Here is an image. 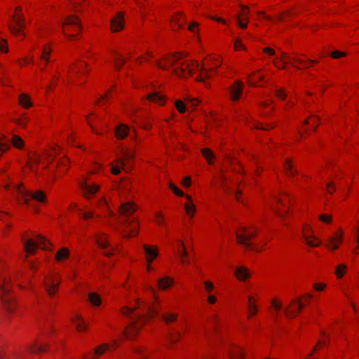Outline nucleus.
<instances>
[{
    "label": "nucleus",
    "mask_w": 359,
    "mask_h": 359,
    "mask_svg": "<svg viewBox=\"0 0 359 359\" xmlns=\"http://www.w3.org/2000/svg\"><path fill=\"white\" fill-rule=\"evenodd\" d=\"M186 56L182 53H177L170 56H166L163 58L166 64H162L158 61L156 62V66L162 69H167L168 67H172V72L178 76H185L186 74H192L194 69H200L201 73L199 74L198 81L205 82L206 79L210 78V72L215 69L218 68L221 65V61L215 59L214 62L215 67L206 69L204 67H200L197 62H193L191 64L187 62H182L181 59Z\"/></svg>",
    "instance_id": "nucleus-1"
},
{
    "label": "nucleus",
    "mask_w": 359,
    "mask_h": 359,
    "mask_svg": "<svg viewBox=\"0 0 359 359\" xmlns=\"http://www.w3.org/2000/svg\"><path fill=\"white\" fill-rule=\"evenodd\" d=\"M135 204L131 202L123 203L119 208L121 218L118 222L122 229V235L123 238H129L136 236L138 233V222L136 217H133V214L135 212Z\"/></svg>",
    "instance_id": "nucleus-2"
},
{
    "label": "nucleus",
    "mask_w": 359,
    "mask_h": 359,
    "mask_svg": "<svg viewBox=\"0 0 359 359\" xmlns=\"http://www.w3.org/2000/svg\"><path fill=\"white\" fill-rule=\"evenodd\" d=\"M137 308H141L140 302L137 304L135 308L126 306L121 309V313L131 320L130 326L125 331V334L127 338L135 336L139 330L138 323L147 320V316L152 315L153 312L156 311L155 307L148 306L147 311L142 309L141 313H135V310Z\"/></svg>",
    "instance_id": "nucleus-3"
},
{
    "label": "nucleus",
    "mask_w": 359,
    "mask_h": 359,
    "mask_svg": "<svg viewBox=\"0 0 359 359\" xmlns=\"http://www.w3.org/2000/svg\"><path fill=\"white\" fill-rule=\"evenodd\" d=\"M4 188L13 194L21 196L24 203L28 205H30L31 200L43 203L46 198L44 191L41 190H37L35 192L28 191L22 184H6Z\"/></svg>",
    "instance_id": "nucleus-4"
},
{
    "label": "nucleus",
    "mask_w": 359,
    "mask_h": 359,
    "mask_svg": "<svg viewBox=\"0 0 359 359\" xmlns=\"http://www.w3.org/2000/svg\"><path fill=\"white\" fill-rule=\"evenodd\" d=\"M9 282V278L0 273V297L4 309L8 312H13L15 310V305L13 298L11 294Z\"/></svg>",
    "instance_id": "nucleus-5"
},
{
    "label": "nucleus",
    "mask_w": 359,
    "mask_h": 359,
    "mask_svg": "<svg viewBox=\"0 0 359 359\" xmlns=\"http://www.w3.org/2000/svg\"><path fill=\"white\" fill-rule=\"evenodd\" d=\"M22 241L25 245V250L28 254H34L36 248H41L44 250L48 249L49 241L41 235L36 236V240L27 239Z\"/></svg>",
    "instance_id": "nucleus-6"
},
{
    "label": "nucleus",
    "mask_w": 359,
    "mask_h": 359,
    "mask_svg": "<svg viewBox=\"0 0 359 359\" xmlns=\"http://www.w3.org/2000/svg\"><path fill=\"white\" fill-rule=\"evenodd\" d=\"M247 231L248 228L243 226L240 229L239 231L236 233L237 242L248 249L256 250L252 247L250 239L257 235V231L248 233Z\"/></svg>",
    "instance_id": "nucleus-7"
},
{
    "label": "nucleus",
    "mask_w": 359,
    "mask_h": 359,
    "mask_svg": "<svg viewBox=\"0 0 359 359\" xmlns=\"http://www.w3.org/2000/svg\"><path fill=\"white\" fill-rule=\"evenodd\" d=\"M60 280L55 276L47 277L43 282L44 287L50 297H53L57 291Z\"/></svg>",
    "instance_id": "nucleus-8"
},
{
    "label": "nucleus",
    "mask_w": 359,
    "mask_h": 359,
    "mask_svg": "<svg viewBox=\"0 0 359 359\" xmlns=\"http://www.w3.org/2000/svg\"><path fill=\"white\" fill-rule=\"evenodd\" d=\"M80 187L86 198H90V196L94 195L100 189L97 184L88 182L87 180L81 182Z\"/></svg>",
    "instance_id": "nucleus-9"
},
{
    "label": "nucleus",
    "mask_w": 359,
    "mask_h": 359,
    "mask_svg": "<svg viewBox=\"0 0 359 359\" xmlns=\"http://www.w3.org/2000/svg\"><path fill=\"white\" fill-rule=\"evenodd\" d=\"M13 19L14 25H9L10 31L12 34L16 36L20 35L21 34L22 29L24 27L25 19L17 13L13 16Z\"/></svg>",
    "instance_id": "nucleus-10"
},
{
    "label": "nucleus",
    "mask_w": 359,
    "mask_h": 359,
    "mask_svg": "<svg viewBox=\"0 0 359 359\" xmlns=\"http://www.w3.org/2000/svg\"><path fill=\"white\" fill-rule=\"evenodd\" d=\"M243 83L240 81H236L233 85L229 88L230 96L232 100L237 101L240 99L243 93Z\"/></svg>",
    "instance_id": "nucleus-11"
},
{
    "label": "nucleus",
    "mask_w": 359,
    "mask_h": 359,
    "mask_svg": "<svg viewBox=\"0 0 359 359\" xmlns=\"http://www.w3.org/2000/svg\"><path fill=\"white\" fill-rule=\"evenodd\" d=\"M123 14L119 12L111 20V28L113 32H119L123 28Z\"/></svg>",
    "instance_id": "nucleus-12"
},
{
    "label": "nucleus",
    "mask_w": 359,
    "mask_h": 359,
    "mask_svg": "<svg viewBox=\"0 0 359 359\" xmlns=\"http://www.w3.org/2000/svg\"><path fill=\"white\" fill-rule=\"evenodd\" d=\"M303 238L306 243L311 247H316L320 244V242L318 241V239L313 236L312 231L309 228L304 229Z\"/></svg>",
    "instance_id": "nucleus-13"
},
{
    "label": "nucleus",
    "mask_w": 359,
    "mask_h": 359,
    "mask_svg": "<svg viewBox=\"0 0 359 359\" xmlns=\"http://www.w3.org/2000/svg\"><path fill=\"white\" fill-rule=\"evenodd\" d=\"M143 248L145 251V253L147 255V263H148V270L151 269V264L154 259L158 257V250L156 248L153 249L150 246L144 245Z\"/></svg>",
    "instance_id": "nucleus-14"
},
{
    "label": "nucleus",
    "mask_w": 359,
    "mask_h": 359,
    "mask_svg": "<svg viewBox=\"0 0 359 359\" xmlns=\"http://www.w3.org/2000/svg\"><path fill=\"white\" fill-rule=\"evenodd\" d=\"M48 346L47 344H40L37 341H35L32 345L28 346L26 348L32 353H43L48 350Z\"/></svg>",
    "instance_id": "nucleus-15"
},
{
    "label": "nucleus",
    "mask_w": 359,
    "mask_h": 359,
    "mask_svg": "<svg viewBox=\"0 0 359 359\" xmlns=\"http://www.w3.org/2000/svg\"><path fill=\"white\" fill-rule=\"evenodd\" d=\"M293 303L297 304L295 309H292L290 311H289L287 309L285 310V313L287 318H294L302 311L304 306L299 299L293 301Z\"/></svg>",
    "instance_id": "nucleus-16"
},
{
    "label": "nucleus",
    "mask_w": 359,
    "mask_h": 359,
    "mask_svg": "<svg viewBox=\"0 0 359 359\" xmlns=\"http://www.w3.org/2000/svg\"><path fill=\"white\" fill-rule=\"evenodd\" d=\"M343 240L342 233L339 232L336 233L335 236H331L329 238L330 243L327 244V247L331 248L332 250H337L338 248V244L341 243Z\"/></svg>",
    "instance_id": "nucleus-17"
},
{
    "label": "nucleus",
    "mask_w": 359,
    "mask_h": 359,
    "mask_svg": "<svg viewBox=\"0 0 359 359\" xmlns=\"http://www.w3.org/2000/svg\"><path fill=\"white\" fill-rule=\"evenodd\" d=\"M129 127L126 124H120L116 128V136L118 139H124L128 136L129 133Z\"/></svg>",
    "instance_id": "nucleus-18"
},
{
    "label": "nucleus",
    "mask_w": 359,
    "mask_h": 359,
    "mask_svg": "<svg viewBox=\"0 0 359 359\" xmlns=\"http://www.w3.org/2000/svg\"><path fill=\"white\" fill-rule=\"evenodd\" d=\"M174 283V280L170 277H164L158 279V285L160 289L166 290L170 287Z\"/></svg>",
    "instance_id": "nucleus-19"
},
{
    "label": "nucleus",
    "mask_w": 359,
    "mask_h": 359,
    "mask_svg": "<svg viewBox=\"0 0 359 359\" xmlns=\"http://www.w3.org/2000/svg\"><path fill=\"white\" fill-rule=\"evenodd\" d=\"M229 355L231 359H243V352L239 347L233 346L229 350Z\"/></svg>",
    "instance_id": "nucleus-20"
},
{
    "label": "nucleus",
    "mask_w": 359,
    "mask_h": 359,
    "mask_svg": "<svg viewBox=\"0 0 359 359\" xmlns=\"http://www.w3.org/2000/svg\"><path fill=\"white\" fill-rule=\"evenodd\" d=\"M235 274L237 278L240 280H245L250 276L248 269L244 266L237 268L235 271Z\"/></svg>",
    "instance_id": "nucleus-21"
},
{
    "label": "nucleus",
    "mask_w": 359,
    "mask_h": 359,
    "mask_svg": "<svg viewBox=\"0 0 359 359\" xmlns=\"http://www.w3.org/2000/svg\"><path fill=\"white\" fill-rule=\"evenodd\" d=\"M10 148V144L4 135L0 134V157Z\"/></svg>",
    "instance_id": "nucleus-22"
},
{
    "label": "nucleus",
    "mask_w": 359,
    "mask_h": 359,
    "mask_svg": "<svg viewBox=\"0 0 359 359\" xmlns=\"http://www.w3.org/2000/svg\"><path fill=\"white\" fill-rule=\"evenodd\" d=\"M148 100L155 102L161 105L163 104L165 102L164 97L157 92L149 94L148 95Z\"/></svg>",
    "instance_id": "nucleus-23"
},
{
    "label": "nucleus",
    "mask_w": 359,
    "mask_h": 359,
    "mask_svg": "<svg viewBox=\"0 0 359 359\" xmlns=\"http://www.w3.org/2000/svg\"><path fill=\"white\" fill-rule=\"evenodd\" d=\"M69 255V251L66 248H61L55 255V259L57 262L67 259Z\"/></svg>",
    "instance_id": "nucleus-24"
},
{
    "label": "nucleus",
    "mask_w": 359,
    "mask_h": 359,
    "mask_svg": "<svg viewBox=\"0 0 359 359\" xmlns=\"http://www.w3.org/2000/svg\"><path fill=\"white\" fill-rule=\"evenodd\" d=\"M19 102L25 108H29L32 105V102L27 94H21L20 95Z\"/></svg>",
    "instance_id": "nucleus-25"
},
{
    "label": "nucleus",
    "mask_w": 359,
    "mask_h": 359,
    "mask_svg": "<svg viewBox=\"0 0 359 359\" xmlns=\"http://www.w3.org/2000/svg\"><path fill=\"white\" fill-rule=\"evenodd\" d=\"M162 319L165 321L166 324H170L172 322H175L177 318V315L172 313H163L161 315Z\"/></svg>",
    "instance_id": "nucleus-26"
},
{
    "label": "nucleus",
    "mask_w": 359,
    "mask_h": 359,
    "mask_svg": "<svg viewBox=\"0 0 359 359\" xmlns=\"http://www.w3.org/2000/svg\"><path fill=\"white\" fill-rule=\"evenodd\" d=\"M11 142L13 145L17 149H22L24 147L23 140L17 135H13Z\"/></svg>",
    "instance_id": "nucleus-27"
},
{
    "label": "nucleus",
    "mask_w": 359,
    "mask_h": 359,
    "mask_svg": "<svg viewBox=\"0 0 359 359\" xmlns=\"http://www.w3.org/2000/svg\"><path fill=\"white\" fill-rule=\"evenodd\" d=\"M90 302L95 306H98L101 304V298L97 293L91 292L88 295Z\"/></svg>",
    "instance_id": "nucleus-28"
},
{
    "label": "nucleus",
    "mask_w": 359,
    "mask_h": 359,
    "mask_svg": "<svg viewBox=\"0 0 359 359\" xmlns=\"http://www.w3.org/2000/svg\"><path fill=\"white\" fill-rule=\"evenodd\" d=\"M67 25H72L80 27V22L77 17L74 15L69 16L65 20V22L63 23V26Z\"/></svg>",
    "instance_id": "nucleus-29"
},
{
    "label": "nucleus",
    "mask_w": 359,
    "mask_h": 359,
    "mask_svg": "<svg viewBox=\"0 0 359 359\" xmlns=\"http://www.w3.org/2000/svg\"><path fill=\"white\" fill-rule=\"evenodd\" d=\"M202 154L203 156L205 158L208 163L212 164L213 161L212 160L215 158V154L213 152L208 148H205L202 149Z\"/></svg>",
    "instance_id": "nucleus-30"
},
{
    "label": "nucleus",
    "mask_w": 359,
    "mask_h": 359,
    "mask_svg": "<svg viewBox=\"0 0 359 359\" xmlns=\"http://www.w3.org/2000/svg\"><path fill=\"white\" fill-rule=\"evenodd\" d=\"M41 161V158L38 154H34L33 156H29V161H28V165L30 167V169L32 171H34V165L39 164Z\"/></svg>",
    "instance_id": "nucleus-31"
},
{
    "label": "nucleus",
    "mask_w": 359,
    "mask_h": 359,
    "mask_svg": "<svg viewBox=\"0 0 359 359\" xmlns=\"http://www.w3.org/2000/svg\"><path fill=\"white\" fill-rule=\"evenodd\" d=\"M76 320H74L76 325V330L79 332L85 330L88 327V325L84 323L79 316H76Z\"/></svg>",
    "instance_id": "nucleus-32"
},
{
    "label": "nucleus",
    "mask_w": 359,
    "mask_h": 359,
    "mask_svg": "<svg viewBox=\"0 0 359 359\" xmlns=\"http://www.w3.org/2000/svg\"><path fill=\"white\" fill-rule=\"evenodd\" d=\"M178 243L180 245V248L177 249V253L181 257V259L183 258L188 257V252L187 250L185 249L184 244L182 241H178Z\"/></svg>",
    "instance_id": "nucleus-33"
},
{
    "label": "nucleus",
    "mask_w": 359,
    "mask_h": 359,
    "mask_svg": "<svg viewBox=\"0 0 359 359\" xmlns=\"http://www.w3.org/2000/svg\"><path fill=\"white\" fill-rule=\"evenodd\" d=\"M285 170L286 173L288 175H291L292 176V175H295L297 173V170H295L292 168V163H291L290 159H287L286 161H285Z\"/></svg>",
    "instance_id": "nucleus-34"
},
{
    "label": "nucleus",
    "mask_w": 359,
    "mask_h": 359,
    "mask_svg": "<svg viewBox=\"0 0 359 359\" xmlns=\"http://www.w3.org/2000/svg\"><path fill=\"white\" fill-rule=\"evenodd\" d=\"M51 50L48 46H45L43 49V51L41 55V59L46 62V65L49 61V55L50 54Z\"/></svg>",
    "instance_id": "nucleus-35"
},
{
    "label": "nucleus",
    "mask_w": 359,
    "mask_h": 359,
    "mask_svg": "<svg viewBox=\"0 0 359 359\" xmlns=\"http://www.w3.org/2000/svg\"><path fill=\"white\" fill-rule=\"evenodd\" d=\"M156 302H157L156 304H154L153 305H149L148 304L144 303V304H145V308L144 309V311H147V309L148 306L155 307V309H156V311L153 312L152 315L147 316V319H149L151 318L156 316L159 313V309L161 308L160 304L158 303V299H156Z\"/></svg>",
    "instance_id": "nucleus-36"
},
{
    "label": "nucleus",
    "mask_w": 359,
    "mask_h": 359,
    "mask_svg": "<svg viewBox=\"0 0 359 359\" xmlns=\"http://www.w3.org/2000/svg\"><path fill=\"white\" fill-rule=\"evenodd\" d=\"M97 243L101 248H107L109 247L107 238L105 236H100L97 238Z\"/></svg>",
    "instance_id": "nucleus-37"
},
{
    "label": "nucleus",
    "mask_w": 359,
    "mask_h": 359,
    "mask_svg": "<svg viewBox=\"0 0 359 359\" xmlns=\"http://www.w3.org/2000/svg\"><path fill=\"white\" fill-rule=\"evenodd\" d=\"M346 269V266L344 264H340L336 267V275L338 278H341L344 274Z\"/></svg>",
    "instance_id": "nucleus-38"
},
{
    "label": "nucleus",
    "mask_w": 359,
    "mask_h": 359,
    "mask_svg": "<svg viewBox=\"0 0 359 359\" xmlns=\"http://www.w3.org/2000/svg\"><path fill=\"white\" fill-rule=\"evenodd\" d=\"M184 208L187 215L192 217L194 212L196 211L195 205L193 203H186Z\"/></svg>",
    "instance_id": "nucleus-39"
},
{
    "label": "nucleus",
    "mask_w": 359,
    "mask_h": 359,
    "mask_svg": "<svg viewBox=\"0 0 359 359\" xmlns=\"http://www.w3.org/2000/svg\"><path fill=\"white\" fill-rule=\"evenodd\" d=\"M109 348V346L107 344H103L95 349V353L98 355H102Z\"/></svg>",
    "instance_id": "nucleus-40"
},
{
    "label": "nucleus",
    "mask_w": 359,
    "mask_h": 359,
    "mask_svg": "<svg viewBox=\"0 0 359 359\" xmlns=\"http://www.w3.org/2000/svg\"><path fill=\"white\" fill-rule=\"evenodd\" d=\"M181 334L178 332L170 333L168 336V340L171 344L177 342L180 337Z\"/></svg>",
    "instance_id": "nucleus-41"
},
{
    "label": "nucleus",
    "mask_w": 359,
    "mask_h": 359,
    "mask_svg": "<svg viewBox=\"0 0 359 359\" xmlns=\"http://www.w3.org/2000/svg\"><path fill=\"white\" fill-rule=\"evenodd\" d=\"M117 57L118 58L115 61L114 66L116 69L120 70L122 68L123 65L126 63V60L120 55H117Z\"/></svg>",
    "instance_id": "nucleus-42"
},
{
    "label": "nucleus",
    "mask_w": 359,
    "mask_h": 359,
    "mask_svg": "<svg viewBox=\"0 0 359 359\" xmlns=\"http://www.w3.org/2000/svg\"><path fill=\"white\" fill-rule=\"evenodd\" d=\"M219 317L215 315V314H213L210 318V323H211V325L213 326V328L215 330H217V325L219 323Z\"/></svg>",
    "instance_id": "nucleus-43"
},
{
    "label": "nucleus",
    "mask_w": 359,
    "mask_h": 359,
    "mask_svg": "<svg viewBox=\"0 0 359 359\" xmlns=\"http://www.w3.org/2000/svg\"><path fill=\"white\" fill-rule=\"evenodd\" d=\"M175 107L180 113H184L186 111V107L181 100H177L175 102Z\"/></svg>",
    "instance_id": "nucleus-44"
},
{
    "label": "nucleus",
    "mask_w": 359,
    "mask_h": 359,
    "mask_svg": "<svg viewBox=\"0 0 359 359\" xmlns=\"http://www.w3.org/2000/svg\"><path fill=\"white\" fill-rule=\"evenodd\" d=\"M170 188L172 189L174 194L177 195L178 196H184V192L178 189L175 184L170 183Z\"/></svg>",
    "instance_id": "nucleus-45"
},
{
    "label": "nucleus",
    "mask_w": 359,
    "mask_h": 359,
    "mask_svg": "<svg viewBox=\"0 0 359 359\" xmlns=\"http://www.w3.org/2000/svg\"><path fill=\"white\" fill-rule=\"evenodd\" d=\"M123 154L124 156V160H130V159H133L134 157H135V151H128V150H126V151H123Z\"/></svg>",
    "instance_id": "nucleus-46"
},
{
    "label": "nucleus",
    "mask_w": 359,
    "mask_h": 359,
    "mask_svg": "<svg viewBox=\"0 0 359 359\" xmlns=\"http://www.w3.org/2000/svg\"><path fill=\"white\" fill-rule=\"evenodd\" d=\"M242 9H243L242 13H240L239 15H238V16H241V18L248 21V14L249 13V8L247 6H242Z\"/></svg>",
    "instance_id": "nucleus-47"
},
{
    "label": "nucleus",
    "mask_w": 359,
    "mask_h": 359,
    "mask_svg": "<svg viewBox=\"0 0 359 359\" xmlns=\"http://www.w3.org/2000/svg\"><path fill=\"white\" fill-rule=\"evenodd\" d=\"M295 62L304 65L306 68L309 67V64H314V63H316V61L314 60H309L308 62H305L304 60H302L299 58H294L293 59Z\"/></svg>",
    "instance_id": "nucleus-48"
},
{
    "label": "nucleus",
    "mask_w": 359,
    "mask_h": 359,
    "mask_svg": "<svg viewBox=\"0 0 359 359\" xmlns=\"http://www.w3.org/2000/svg\"><path fill=\"white\" fill-rule=\"evenodd\" d=\"M347 55V53L346 52H341V51H339V50H335V51H333L332 53H331V57L334 59H337V58H339L341 57H344Z\"/></svg>",
    "instance_id": "nucleus-49"
},
{
    "label": "nucleus",
    "mask_w": 359,
    "mask_h": 359,
    "mask_svg": "<svg viewBox=\"0 0 359 359\" xmlns=\"http://www.w3.org/2000/svg\"><path fill=\"white\" fill-rule=\"evenodd\" d=\"M27 118L25 116H23L20 118L15 120V123L20 127L24 128L27 123Z\"/></svg>",
    "instance_id": "nucleus-50"
},
{
    "label": "nucleus",
    "mask_w": 359,
    "mask_h": 359,
    "mask_svg": "<svg viewBox=\"0 0 359 359\" xmlns=\"http://www.w3.org/2000/svg\"><path fill=\"white\" fill-rule=\"evenodd\" d=\"M238 18V24L239 27L242 29H245L247 27L248 21L241 18V16H237Z\"/></svg>",
    "instance_id": "nucleus-51"
},
{
    "label": "nucleus",
    "mask_w": 359,
    "mask_h": 359,
    "mask_svg": "<svg viewBox=\"0 0 359 359\" xmlns=\"http://www.w3.org/2000/svg\"><path fill=\"white\" fill-rule=\"evenodd\" d=\"M319 219L325 223H330L332 221V217L327 215H320L319 216Z\"/></svg>",
    "instance_id": "nucleus-52"
},
{
    "label": "nucleus",
    "mask_w": 359,
    "mask_h": 359,
    "mask_svg": "<svg viewBox=\"0 0 359 359\" xmlns=\"http://www.w3.org/2000/svg\"><path fill=\"white\" fill-rule=\"evenodd\" d=\"M0 51L3 53L8 52V46L6 45V41L1 39L0 41Z\"/></svg>",
    "instance_id": "nucleus-53"
},
{
    "label": "nucleus",
    "mask_w": 359,
    "mask_h": 359,
    "mask_svg": "<svg viewBox=\"0 0 359 359\" xmlns=\"http://www.w3.org/2000/svg\"><path fill=\"white\" fill-rule=\"evenodd\" d=\"M281 55H281V57H280V60L283 62V65L282 67H280V66L278 65V63H277V62H276V60H273V64H274L276 67H278V68H280V69H284V68H285V65L286 64V62L284 60V58H283V57H284L285 56L287 57V54H286V53H282V54H281ZM288 58H290V57H288Z\"/></svg>",
    "instance_id": "nucleus-54"
},
{
    "label": "nucleus",
    "mask_w": 359,
    "mask_h": 359,
    "mask_svg": "<svg viewBox=\"0 0 359 359\" xmlns=\"http://www.w3.org/2000/svg\"><path fill=\"white\" fill-rule=\"evenodd\" d=\"M205 289L208 292H210L214 289V285L210 281H205L204 283Z\"/></svg>",
    "instance_id": "nucleus-55"
},
{
    "label": "nucleus",
    "mask_w": 359,
    "mask_h": 359,
    "mask_svg": "<svg viewBox=\"0 0 359 359\" xmlns=\"http://www.w3.org/2000/svg\"><path fill=\"white\" fill-rule=\"evenodd\" d=\"M156 222L158 224L161 225L164 223V218H163L162 213H161V212L156 213Z\"/></svg>",
    "instance_id": "nucleus-56"
},
{
    "label": "nucleus",
    "mask_w": 359,
    "mask_h": 359,
    "mask_svg": "<svg viewBox=\"0 0 359 359\" xmlns=\"http://www.w3.org/2000/svg\"><path fill=\"white\" fill-rule=\"evenodd\" d=\"M276 94L277 97L282 100H284L287 96L286 93L282 89L276 90Z\"/></svg>",
    "instance_id": "nucleus-57"
},
{
    "label": "nucleus",
    "mask_w": 359,
    "mask_h": 359,
    "mask_svg": "<svg viewBox=\"0 0 359 359\" xmlns=\"http://www.w3.org/2000/svg\"><path fill=\"white\" fill-rule=\"evenodd\" d=\"M256 127L257 128H259V129H262V130H269V129L273 128L274 127V125H273V124H266L265 126H263L262 124L259 123V124H257L256 126Z\"/></svg>",
    "instance_id": "nucleus-58"
},
{
    "label": "nucleus",
    "mask_w": 359,
    "mask_h": 359,
    "mask_svg": "<svg viewBox=\"0 0 359 359\" xmlns=\"http://www.w3.org/2000/svg\"><path fill=\"white\" fill-rule=\"evenodd\" d=\"M326 188L330 194H332L335 191L334 183L333 182L327 183Z\"/></svg>",
    "instance_id": "nucleus-59"
},
{
    "label": "nucleus",
    "mask_w": 359,
    "mask_h": 359,
    "mask_svg": "<svg viewBox=\"0 0 359 359\" xmlns=\"http://www.w3.org/2000/svg\"><path fill=\"white\" fill-rule=\"evenodd\" d=\"M234 46H235V48L236 50H239L240 48H243V49H245V48L244 47V46L243 45L241 39H236L235 40V43H234Z\"/></svg>",
    "instance_id": "nucleus-60"
},
{
    "label": "nucleus",
    "mask_w": 359,
    "mask_h": 359,
    "mask_svg": "<svg viewBox=\"0 0 359 359\" xmlns=\"http://www.w3.org/2000/svg\"><path fill=\"white\" fill-rule=\"evenodd\" d=\"M263 51L266 53L267 55L271 56L275 55V51L273 49L271 48L270 47H266L263 49Z\"/></svg>",
    "instance_id": "nucleus-61"
},
{
    "label": "nucleus",
    "mask_w": 359,
    "mask_h": 359,
    "mask_svg": "<svg viewBox=\"0 0 359 359\" xmlns=\"http://www.w3.org/2000/svg\"><path fill=\"white\" fill-rule=\"evenodd\" d=\"M325 285L323 283H316L313 285V288L316 290L321 291L324 290Z\"/></svg>",
    "instance_id": "nucleus-62"
},
{
    "label": "nucleus",
    "mask_w": 359,
    "mask_h": 359,
    "mask_svg": "<svg viewBox=\"0 0 359 359\" xmlns=\"http://www.w3.org/2000/svg\"><path fill=\"white\" fill-rule=\"evenodd\" d=\"M255 306V305L253 302V298L250 296L248 297V310H252V309Z\"/></svg>",
    "instance_id": "nucleus-63"
},
{
    "label": "nucleus",
    "mask_w": 359,
    "mask_h": 359,
    "mask_svg": "<svg viewBox=\"0 0 359 359\" xmlns=\"http://www.w3.org/2000/svg\"><path fill=\"white\" fill-rule=\"evenodd\" d=\"M220 178H221V180L222 181L223 185L224 186L226 182H227V178L225 176V173L223 170H220Z\"/></svg>",
    "instance_id": "nucleus-64"
}]
</instances>
